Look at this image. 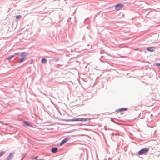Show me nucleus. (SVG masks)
Instances as JSON below:
<instances>
[{"mask_svg": "<svg viewBox=\"0 0 160 160\" xmlns=\"http://www.w3.org/2000/svg\"><path fill=\"white\" fill-rule=\"evenodd\" d=\"M149 148H144L140 150L138 152V154L139 155H142L145 154L146 152H148L149 151Z\"/></svg>", "mask_w": 160, "mask_h": 160, "instance_id": "f03ea898", "label": "nucleus"}, {"mask_svg": "<svg viewBox=\"0 0 160 160\" xmlns=\"http://www.w3.org/2000/svg\"><path fill=\"white\" fill-rule=\"evenodd\" d=\"M111 42L114 44H116L117 41L116 39L112 38V40L111 39Z\"/></svg>", "mask_w": 160, "mask_h": 160, "instance_id": "9d476101", "label": "nucleus"}, {"mask_svg": "<svg viewBox=\"0 0 160 160\" xmlns=\"http://www.w3.org/2000/svg\"><path fill=\"white\" fill-rule=\"evenodd\" d=\"M26 59V58H22L19 61V63H21V62H23L24 60Z\"/></svg>", "mask_w": 160, "mask_h": 160, "instance_id": "4468645a", "label": "nucleus"}, {"mask_svg": "<svg viewBox=\"0 0 160 160\" xmlns=\"http://www.w3.org/2000/svg\"><path fill=\"white\" fill-rule=\"evenodd\" d=\"M38 158V156H37L36 157H35L34 158V159H36Z\"/></svg>", "mask_w": 160, "mask_h": 160, "instance_id": "412c9836", "label": "nucleus"}, {"mask_svg": "<svg viewBox=\"0 0 160 160\" xmlns=\"http://www.w3.org/2000/svg\"><path fill=\"white\" fill-rule=\"evenodd\" d=\"M21 17V15H18L16 16V18L18 19H19Z\"/></svg>", "mask_w": 160, "mask_h": 160, "instance_id": "dca6fc26", "label": "nucleus"}, {"mask_svg": "<svg viewBox=\"0 0 160 160\" xmlns=\"http://www.w3.org/2000/svg\"><path fill=\"white\" fill-rule=\"evenodd\" d=\"M14 55H12V56H10L9 57H8L6 58L5 59V60H9L10 59H11L12 58L14 57Z\"/></svg>", "mask_w": 160, "mask_h": 160, "instance_id": "f8f14e48", "label": "nucleus"}, {"mask_svg": "<svg viewBox=\"0 0 160 160\" xmlns=\"http://www.w3.org/2000/svg\"><path fill=\"white\" fill-rule=\"evenodd\" d=\"M28 55V53L26 52H22L21 54V56L22 58H25L26 56Z\"/></svg>", "mask_w": 160, "mask_h": 160, "instance_id": "6e6552de", "label": "nucleus"}, {"mask_svg": "<svg viewBox=\"0 0 160 160\" xmlns=\"http://www.w3.org/2000/svg\"><path fill=\"white\" fill-rule=\"evenodd\" d=\"M13 153H10L9 156L7 157V160H9L10 159H12L13 157Z\"/></svg>", "mask_w": 160, "mask_h": 160, "instance_id": "1a4fd4ad", "label": "nucleus"}, {"mask_svg": "<svg viewBox=\"0 0 160 160\" xmlns=\"http://www.w3.org/2000/svg\"><path fill=\"white\" fill-rule=\"evenodd\" d=\"M111 135H114V133H112L111 134Z\"/></svg>", "mask_w": 160, "mask_h": 160, "instance_id": "4be33fe9", "label": "nucleus"}, {"mask_svg": "<svg viewBox=\"0 0 160 160\" xmlns=\"http://www.w3.org/2000/svg\"><path fill=\"white\" fill-rule=\"evenodd\" d=\"M154 65L156 66H160V63H156L154 64Z\"/></svg>", "mask_w": 160, "mask_h": 160, "instance_id": "2eb2a0df", "label": "nucleus"}, {"mask_svg": "<svg viewBox=\"0 0 160 160\" xmlns=\"http://www.w3.org/2000/svg\"><path fill=\"white\" fill-rule=\"evenodd\" d=\"M120 114L122 115H123V113H121Z\"/></svg>", "mask_w": 160, "mask_h": 160, "instance_id": "5701e85b", "label": "nucleus"}, {"mask_svg": "<svg viewBox=\"0 0 160 160\" xmlns=\"http://www.w3.org/2000/svg\"><path fill=\"white\" fill-rule=\"evenodd\" d=\"M47 60L46 59L43 58L42 60V62L43 63H45L47 62Z\"/></svg>", "mask_w": 160, "mask_h": 160, "instance_id": "ddd939ff", "label": "nucleus"}, {"mask_svg": "<svg viewBox=\"0 0 160 160\" xmlns=\"http://www.w3.org/2000/svg\"><path fill=\"white\" fill-rule=\"evenodd\" d=\"M23 125L25 126H32V123L30 122H28L27 121H24L23 123Z\"/></svg>", "mask_w": 160, "mask_h": 160, "instance_id": "39448f33", "label": "nucleus"}, {"mask_svg": "<svg viewBox=\"0 0 160 160\" xmlns=\"http://www.w3.org/2000/svg\"><path fill=\"white\" fill-rule=\"evenodd\" d=\"M68 139L67 138H65L60 143L59 145L60 146H62L65 143H66L68 140Z\"/></svg>", "mask_w": 160, "mask_h": 160, "instance_id": "0eeeda50", "label": "nucleus"}, {"mask_svg": "<svg viewBox=\"0 0 160 160\" xmlns=\"http://www.w3.org/2000/svg\"><path fill=\"white\" fill-rule=\"evenodd\" d=\"M87 120V118H76L68 120L69 121H86Z\"/></svg>", "mask_w": 160, "mask_h": 160, "instance_id": "7ed1b4c3", "label": "nucleus"}, {"mask_svg": "<svg viewBox=\"0 0 160 160\" xmlns=\"http://www.w3.org/2000/svg\"><path fill=\"white\" fill-rule=\"evenodd\" d=\"M58 150V149L57 148H52L51 150V151L53 153H55V152H56L57 150Z\"/></svg>", "mask_w": 160, "mask_h": 160, "instance_id": "9b49d317", "label": "nucleus"}, {"mask_svg": "<svg viewBox=\"0 0 160 160\" xmlns=\"http://www.w3.org/2000/svg\"><path fill=\"white\" fill-rule=\"evenodd\" d=\"M19 54V53L18 52L14 54V56L16 55H18Z\"/></svg>", "mask_w": 160, "mask_h": 160, "instance_id": "aec40b11", "label": "nucleus"}, {"mask_svg": "<svg viewBox=\"0 0 160 160\" xmlns=\"http://www.w3.org/2000/svg\"><path fill=\"white\" fill-rule=\"evenodd\" d=\"M124 6V5L122 3H119L116 4L115 6H112L111 7V11L112 10V8H115V9L117 11L120 10L121 9L122 7Z\"/></svg>", "mask_w": 160, "mask_h": 160, "instance_id": "f257e3e1", "label": "nucleus"}, {"mask_svg": "<svg viewBox=\"0 0 160 160\" xmlns=\"http://www.w3.org/2000/svg\"><path fill=\"white\" fill-rule=\"evenodd\" d=\"M111 121H112V124H113L114 123H115V122H113L112 120V118H111Z\"/></svg>", "mask_w": 160, "mask_h": 160, "instance_id": "6ab92c4d", "label": "nucleus"}, {"mask_svg": "<svg viewBox=\"0 0 160 160\" xmlns=\"http://www.w3.org/2000/svg\"><path fill=\"white\" fill-rule=\"evenodd\" d=\"M147 50L148 51L152 52L155 51V48L153 47H151L147 48Z\"/></svg>", "mask_w": 160, "mask_h": 160, "instance_id": "423d86ee", "label": "nucleus"}, {"mask_svg": "<svg viewBox=\"0 0 160 160\" xmlns=\"http://www.w3.org/2000/svg\"><path fill=\"white\" fill-rule=\"evenodd\" d=\"M128 109V108H122L116 110V112H121L122 111H125L127 110Z\"/></svg>", "mask_w": 160, "mask_h": 160, "instance_id": "20e7f679", "label": "nucleus"}, {"mask_svg": "<svg viewBox=\"0 0 160 160\" xmlns=\"http://www.w3.org/2000/svg\"><path fill=\"white\" fill-rule=\"evenodd\" d=\"M4 151H2L0 152V157L2 156L4 154Z\"/></svg>", "mask_w": 160, "mask_h": 160, "instance_id": "a211bd4d", "label": "nucleus"}, {"mask_svg": "<svg viewBox=\"0 0 160 160\" xmlns=\"http://www.w3.org/2000/svg\"><path fill=\"white\" fill-rule=\"evenodd\" d=\"M111 72L112 73H117V72L114 69H112V70L111 71Z\"/></svg>", "mask_w": 160, "mask_h": 160, "instance_id": "f3484780", "label": "nucleus"}]
</instances>
